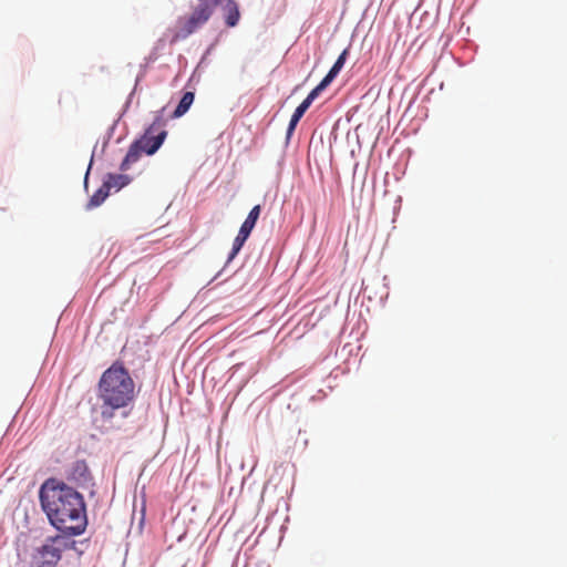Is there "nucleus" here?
<instances>
[{"label":"nucleus","instance_id":"nucleus-15","mask_svg":"<svg viewBox=\"0 0 567 567\" xmlns=\"http://www.w3.org/2000/svg\"><path fill=\"white\" fill-rule=\"evenodd\" d=\"M32 567H55V565L50 564L45 560H40L35 557H32Z\"/></svg>","mask_w":567,"mask_h":567},{"label":"nucleus","instance_id":"nucleus-14","mask_svg":"<svg viewBox=\"0 0 567 567\" xmlns=\"http://www.w3.org/2000/svg\"><path fill=\"white\" fill-rule=\"evenodd\" d=\"M110 189L103 184L90 198L87 208L100 206L109 196Z\"/></svg>","mask_w":567,"mask_h":567},{"label":"nucleus","instance_id":"nucleus-8","mask_svg":"<svg viewBox=\"0 0 567 567\" xmlns=\"http://www.w3.org/2000/svg\"><path fill=\"white\" fill-rule=\"evenodd\" d=\"M32 557L56 565L61 559V550L52 544H44L35 550Z\"/></svg>","mask_w":567,"mask_h":567},{"label":"nucleus","instance_id":"nucleus-4","mask_svg":"<svg viewBox=\"0 0 567 567\" xmlns=\"http://www.w3.org/2000/svg\"><path fill=\"white\" fill-rule=\"evenodd\" d=\"M163 124V120L157 117L146 130L145 134L140 140L135 141L143 153L152 155L161 147L164 140L166 138L167 132L162 130L158 134H153L157 128L162 127Z\"/></svg>","mask_w":567,"mask_h":567},{"label":"nucleus","instance_id":"nucleus-3","mask_svg":"<svg viewBox=\"0 0 567 567\" xmlns=\"http://www.w3.org/2000/svg\"><path fill=\"white\" fill-rule=\"evenodd\" d=\"M219 0H196L190 13L178 18L171 43L187 39L202 29L213 17Z\"/></svg>","mask_w":567,"mask_h":567},{"label":"nucleus","instance_id":"nucleus-2","mask_svg":"<svg viewBox=\"0 0 567 567\" xmlns=\"http://www.w3.org/2000/svg\"><path fill=\"white\" fill-rule=\"evenodd\" d=\"M97 398L101 401L100 416L103 424L120 429L115 419H127L136 398L135 382L122 362L115 361L102 373L97 383Z\"/></svg>","mask_w":567,"mask_h":567},{"label":"nucleus","instance_id":"nucleus-10","mask_svg":"<svg viewBox=\"0 0 567 567\" xmlns=\"http://www.w3.org/2000/svg\"><path fill=\"white\" fill-rule=\"evenodd\" d=\"M69 478L78 484H85L90 481L91 475L85 461H76L73 463Z\"/></svg>","mask_w":567,"mask_h":567},{"label":"nucleus","instance_id":"nucleus-6","mask_svg":"<svg viewBox=\"0 0 567 567\" xmlns=\"http://www.w3.org/2000/svg\"><path fill=\"white\" fill-rule=\"evenodd\" d=\"M322 91L319 90L317 86L308 94V96L300 103V105L295 110L291 118H290V122H289V125H288V128H287V136L289 137L298 122L300 121V118L303 116V114L306 113V111L310 107L311 103L317 99V96L321 93Z\"/></svg>","mask_w":567,"mask_h":567},{"label":"nucleus","instance_id":"nucleus-9","mask_svg":"<svg viewBox=\"0 0 567 567\" xmlns=\"http://www.w3.org/2000/svg\"><path fill=\"white\" fill-rule=\"evenodd\" d=\"M348 55V50H343L342 53L338 56L337 61L328 72V74L321 80V82L317 85V87L321 91H323L339 74L341 69L343 68L346 63V59Z\"/></svg>","mask_w":567,"mask_h":567},{"label":"nucleus","instance_id":"nucleus-1","mask_svg":"<svg viewBox=\"0 0 567 567\" xmlns=\"http://www.w3.org/2000/svg\"><path fill=\"white\" fill-rule=\"evenodd\" d=\"M40 501L51 524L65 535H81L86 527L85 505L74 488L54 478L40 488Z\"/></svg>","mask_w":567,"mask_h":567},{"label":"nucleus","instance_id":"nucleus-11","mask_svg":"<svg viewBox=\"0 0 567 567\" xmlns=\"http://www.w3.org/2000/svg\"><path fill=\"white\" fill-rule=\"evenodd\" d=\"M142 153L143 151L138 147L136 142H134L130 146L128 152L120 166L121 171H127L133 163H136L140 159Z\"/></svg>","mask_w":567,"mask_h":567},{"label":"nucleus","instance_id":"nucleus-7","mask_svg":"<svg viewBox=\"0 0 567 567\" xmlns=\"http://www.w3.org/2000/svg\"><path fill=\"white\" fill-rule=\"evenodd\" d=\"M218 7L223 9V17L228 28H235L240 20L239 6L235 0H219Z\"/></svg>","mask_w":567,"mask_h":567},{"label":"nucleus","instance_id":"nucleus-12","mask_svg":"<svg viewBox=\"0 0 567 567\" xmlns=\"http://www.w3.org/2000/svg\"><path fill=\"white\" fill-rule=\"evenodd\" d=\"M194 99L195 95L193 92H185L173 113V117L177 118L183 116L192 106Z\"/></svg>","mask_w":567,"mask_h":567},{"label":"nucleus","instance_id":"nucleus-5","mask_svg":"<svg viewBox=\"0 0 567 567\" xmlns=\"http://www.w3.org/2000/svg\"><path fill=\"white\" fill-rule=\"evenodd\" d=\"M260 213H261V206L260 205H256L251 208V210L249 212L247 218L245 219V221L243 223V225L240 226L239 228V231L236 236V238L234 239V243H233V248H231V251L229 254V260H231L233 258H235V256L240 251V249L243 248L244 244L246 243V240L248 239V237L250 236L259 216H260Z\"/></svg>","mask_w":567,"mask_h":567},{"label":"nucleus","instance_id":"nucleus-13","mask_svg":"<svg viewBox=\"0 0 567 567\" xmlns=\"http://www.w3.org/2000/svg\"><path fill=\"white\" fill-rule=\"evenodd\" d=\"M130 183V177L122 174H109L107 178L103 183L109 189L116 188L121 189Z\"/></svg>","mask_w":567,"mask_h":567}]
</instances>
